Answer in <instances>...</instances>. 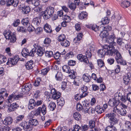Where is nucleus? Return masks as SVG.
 Listing matches in <instances>:
<instances>
[{"instance_id":"nucleus-1","label":"nucleus","mask_w":131,"mask_h":131,"mask_svg":"<svg viewBox=\"0 0 131 131\" xmlns=\"http://www.w3.org/2000/svg\"><path fill=\"white\" fill-rule=\"evenodd\" d=\"M108 104L110 106H115L112 110V111L114 113L120 114L122 116H124L126 115L127 112L125 108H119V105L120 104V101L119 100L115 98L110 100L108 102Z\"/></svg>"},{"instance_id":"nucleus-2","label":"nucleus","mask_w":131,"mask_h":131,"mask_svg":"<svg viewBox=\"0 0 131 131\" xmlns=\"http://www.w3.org/2000/svg\"><path fill=\"white\" fill-rule=\"evenodd\" d=\"M115 98L119 101L121 100L123 103L126 104L129 102L131 103V93H129L125 96L122 95V94L119 92L118 93H117L114 95Z\"/></svg>"},{"instance_id":"nucleus-3","label":"nucleus","mask_w":131,"mask_h":131,"mask_svg":"<svg viewBox=\"0 0 131 131\" xmlns=\"http://www.w3.org/2000/svg\"><path fill=\"white\" fill-rule=\"evenodd\" d=\"M66 73H68V76L71 79L73 80L72 82L73 84L75 86H79L80 82L79 78L75 76V73L73 70H69L68 67L67 66H66Z\"/></svg>"},{"instance_id":"nucleus-4","label":"nucleus","mask_w":131,"mask_h":131,"mask_svg":"<svg viewBox=\"0 0 131 131\" xmlns=\"http://www.w3.org/2000/svg\"><path fill=\"white\" fill-rule=\"evenodd\" d=\"M109 48V50L107 52V54H108L109 56L114 55L116 61H119L122 58L120 53L117 49H115V47H110Z\"/></svg>"},{"instance_id":"nucleus-5","label":"nucleus","mask_w":131,"mask_h":131,"mask_svg":"<svg viewBox=\"0 0 131 131\" xmlns=\"http://www.w3.org/2000/svg\"><path fill=\"white\" fill-rule=\"evenodd\" d=\"M115 116L116 115L114 113H109L106 114V117L109 119L108 121L110 126H114L117 123L118 120Z\"/></svg>"},{"instance_id":"nucleus-6","label":"nucleus","mask_w":131,"mask_h":131,"mask_svg":"<svg viewBox=\"0 0 131 131\" xmlns=\"http://www.w3.org/2000/svg\"><path fill=\"white\" fill-rule=\"evenodd\" d=\"M4 35L6 39L9 40L10 42L14 43L15 41L16 36L14 33L11 32L10 30H5L4 32Z\"/></svg>"},{"instance_id":"nucleus-7","label":"nucleus","mask_w":131,"mask_h":131,"mask_svg":"<svg viewBox=\"0 0 131 131\" xmlns=\"http://www.w3.org/2000/svg\"><path fill=\"white\" fill-rule=\"evenodd\" d=\"M54 11V9L52 7H47L42 13V16L43 18L47 20L50 18L53 14Z\"/></svg>"},{"instance_id":"nucleus-8","label":"nucleus","mask_w":131,"mask_h":131,"mask_svg":"<svg viewBox=\"0 0 131 131\" xmlns=\"http://www.w3.org/2000/svg\"><path fill=\"white\" fill-rule=\"evenodd\" d=\"M109 48L108 45H104L103 46V49H99L97 52L98 56L100 58H103L104 57L105 54L108 56V54H107V52L109 50Z\"/></svg>"},{"instance_id":"nucleus-9","label":"nucleus","mask_w":131,"mask_h":131,"mask_svg":"<svg viewBox=\"0 0 131 131\" xmlns=\"http://www.w3.org/2000/svg\"><path fill=\"white\" fill-rule=\"evenodd\" d=\"M116 39L115 35L113 33L111 34V35L109 36L107 39L109 43L108 45L109 47H114L116 46V43L114 42V40Z\"/></svg>"},{"instance_id":"nucleus-10","label":"nucleus","mask_w":131,"mask_h":131,"mask_svg":"<svg viewBox=\"0 0 131 131\" xmlns=\"http://www.w3.org/2000/svg\"><path fill=\"white\" fill-rule=\"evenodd\" d=\"M127 70L129 71L127 73L126 76L123 78V80L125 84L127 85L131 80V67H128Z\"/></svg>"},{"instance_id":"nucleus-11","label":"nucleus","mask_w":131,"mask_h":131,"mask_svg":"<svg viewBox=\"0 0 131 131\" xmlns=\"http://www.w3.org/2000/svg\"><path fill=\"white\" fill-rule=\"evenodd\" d=\"M35 49L33 48L30 52H29V50L27 48H25L23 49L21 52L22 55L24 57H26L28 56L33 57L34 55V52Z\"/></svg>"},{"instance_id":"nucleus-12","label":"nucleus","mask_w":131,"mask_h":131,"mask_svg":"<svg viewBox=\"0 0 131 131\" xmlns=\"http://www.w3.org/2000/svg\"><path fill=\"white\" fill-rule=\"evenodd\" d=\"M33 46L34 47L33 48L35 49V52L34 53V55L36 52V50H37V54L40 56H42L45 52L43 48L38 46L37 44H34Z\"/></svg>"},{"instance_id":"nucleus-13","label":"nucleus","mask_w":131,"mask_h":131,"mask_svg":"<svg viewBox=\"0 0 131 131\" xmlns=\"http://www.w3.org/2000/svg\"><path fill=\"white\" fill-rule=\"evenodd\" d=\"M77 58L79 61L84 62L85 64H87L89 62V60L87 58L86 56L82 54H78Z\"/></svg>"},{"instance_id":"nucleus-14","label":"nucleus","mask_w":131,"mask_h":131,"mask_svg":"<svg viewBox=\"0 0 131 131\" xmlns=\"http://www.w3.org/2000/svg\"><path fill=\"white\" fill-rule=\"evenodd\" d=\"M19 60L18 56H15L13 58H9L7 63V65L11 64L13 66L16 65Z\"/></svg>"},{"instance_id":"nucleus-15","label":"nucleus","mask_w":131,"mask_h":131,"mask_svg":"<svg viewBox=\"0 0 131 131\" xmlns=\"http://www.w3.org/2000/svg\"><path fill=\"white\" fill-rule=\"evenodd\" d=\"M19 126L22 127L25 131H31L32 130V128L30 127L29 124L26 121L22 122L19 124Z\"/></svg>"},{"instance_id":"nucleus-16","label":"nucleus","mask_w":131,"mask_h":131,"mask_svg":"<svg viewBox=\"0 0 131 131\" xmlns=\"http://www.w3.org/2000/svg\"><path fill=\"white\" fill-rule=\"evenodd\" d=\"M21 97V95L20 94L17 95L12 94L9 96L8 99V103H11L12 101L14 100H17L19 99L20 97Z\"/></svg>"},{"instance_id":"nucleus-17","label":"nucleus","mask_w":131,"mask_h":131,"mask_svg":"<svg viewBox=\"0 0 131 131\" xmlns=\"http://www.w3.org/2000/svg\"><path fill=\"white\" fill-rule=\"evenodd\" d=\"M131 130V122L128 121H126L125 123V126L120 131H128Z\"/></svg>"},{"instance_id":"nucleus-18","label":"nucleus","mask_w":131,"mask_h":131,"mask_svg":"<svg viewBox=\"0 0 131 131\" xmlns=\"http://www.w3.org/2000/svg\"><path fill=\"white\" fill-rule=\"evenodd\" d=\"M51 93L52 95V98L54 100L59 99L61 95L60 92L57 91L56 90H52Z\"/></svg>"},{"instance_id":"nucleus-19","label":"nucleus","mask_w":131,"mask_h":131,"mask_svg":"<svg viewBox=\"0 0 131 131\" xmlns=\"http://www.w3.org/2000/svg\"><path fill=\"white\" fill-rule=\"evenodd\" d=\"M19 3V0H7V6H9L12 5L14 7L17 6Z\"/></svg>"},{"instance_id":"nucleus-20","label":"nucleus","mask_w":131,"mask_h":131,"mask_svg":"<svg viewBox=\"0 0 131 131\" xmlns=\"http://www.w3.org/2000/svg\"><path fill=\"white\" fill-rule=\"evenodd\" d=\"M28 122L30 127L32 128V129L33 126H36L38 125L39 124V122L37 119L33 118L29 119Z\"/></svg>"},{"instance_id":"nucleus-21","label":"nucleus","mask_w":131,"mask_h":131,"mask_svg":"<svg viewBox=\"0 0 131 131\" xmlns=\"http://www.w3.org/2000/svg\"><path fill=\"white\" fill-rule=\"evenodd\" d=\"M8 94L7 93L6 90L5 89H2L0 90V100H3L4 97L7 96Z\"/></svg>"},{"instance_id":"nucleus-22","label":"nucleus","mask_w":131,"mask_h":131,"mask_svg":"<svg viewBox=\"0 0 131 131\" xmlns=\"http://www.w3.org/2000/svg\"><path fill=\"white\" fill-rule=\"evenodd\" d=\"M25 2L29 5L35 6H37L39 5V0H26Z\"/></svg>"},{"instance_id":"nucleus-23","label":"nucleus","mask_w":131,"mask_h":131,"mask_svg":"<svg viewBox=\"0 0 131 131\" xmlns=\"http://www.w3.org/2000/svg\"><path fill=\"white\" fill-rule=\"evenodd\" d=\"M41 18L37 17L33 19L32 22V25L33 26L37 27L38 26L41 22Z\"/></svg>"},{"instance_id":"nucleus-24","label":"nucleus","mask_w":131,"mask_h":131,"mask_svg":"<svg viewBox=\"0 0 131 131\" xmlns=\"http://www.w3.org/2000/svg\"><path fill=\"white\" fill-rule=\"evenodd\" d=\"M66 36L64 34L60 35L58 37V40L60 41L61 45L62 46H65L66 41H64Z\"/></svg>"},{"instance_id":"nucleus-25","label":"nucleus","mask_w":131,"mask_h":131,"mask_svg":"<svg viewBox=\"0 0 131 131\" xmlns=\"http://www.w3.org/2000/svg\"><path fill=\"white\" fill-rule=\"evenodd\" d=\"M82 33H79L78 34L77 37L75 38L73 40L74 42L76 43V45L79 44L82 39Z\"/></svg>"},{"instance_id":"nucleus-26","label":"nucleus","mask_w":131,"mask_h":131,"mask_svg":"<svg viewBox=\"0 0 131 131\" xmlns=\"http://www.w3.org/2000/svg\"><path fill=\"white\" fill-rule=\"evenodd\" d=\"M13 120L12 118L10 117H6L5 119L3 121V124L5 125H10L12 122Z\"/></svg>"},{"instance_id":"nucleus-27","label":"nucleus","mask_w":131,"mask_h":131,"mask_svg":"<svg viewBox=\"0 0 131 131\" xmlns=\"http://www.w3.org/2000/svg\"><path fill=\"white\" fill-rule=\"evenodd\" d=\"M36 102L33 99H30L29 100L28 105V108L29 110L33 109L36 106Z\"/></svg>"},{"instance_id":"nucleus-28","label":"nucleus","mask_w":131,"mask_h":131,"mask_svg":"<svg viewBox=\"0 0 131 131\" xmlns=\"http://www.w3.org/2000/svg\"><path fill=\"white\" fill-rule=\"evenodd\" d=\"M88 88L87 86L83 85L81 88V92L82 93L80 92L82 95L83 97H85L88 95V92H87Z\"/></svg>"},{"instance_id":"nucleus-29","label":"nucleus","mask_w":131,"mask_h":131,"mask_svg":"<svg viewBox=\"0 0 131 131\" xmlns=\"http://www.w3.org/2000/svg\"><path fill=\"white\" fill-rule=\"evenodd\" d=\"M22 13L23 14H27L30 12L31 8L29 6H25L21 8Z\"/></svg>"},{"instance_id":"nucleus-30","label":"nucleus","mask_w":131,"mask_h":131,"mask_svg":"<svg viewBox=\"0 0 131 131\" xmlns=\"http://www.w3.org/2000/svg\"><path fill=\"white\" fill-rule=\"evenodd\" d=\"M18 107V105L16 103H13L10 105L8 109V112L13 111Z\"/></svg>"},{"instance_id":"nucleus-31","label":"nucleus","mask_w":131,"mask_h":131,"mask_svg":"<svg viewBox=\"0 0 131 131\" xmlns=\"http://www.w3.org/2000/svg\"><path fill=\"white\" fill-rule=\"evenodd\" d=\"M82 78L84 81L86 82H89L91 81V77L88 74L86 73L83 75Z\"/></svg>"},{"instance_id":"nucleus-32","label":"nucleus","mask_w":131,"mask_h":131,"mask_svg":"<svg viewBox=\"0 0 131 131\" xmlns=\"http://www.w3.org/2000/svg\"><path fill=\"white\" fill-rule=\"evenodd\" d=\"M130 2L127 1H122L120 4L121 6L124 8L128 7L130 6Z\"/></svg>"},{"instance_id":"nucleus-33","label":"nucleus","mask_w":131,"mask_h":131,"mask_svg":"<svg viewBox=\"0 0 131 131\" xmlns=\"http://www.w3.org/2000/svg\"><path fill=\"white\" fill-rule=\"evenodd\" d=\"M43 28L45 31L47 33H51L52 32L51 26L47 23L45 25Z\"/></svg>"},{"instance_id":"nucleus-34","label":"nucleus","mask_w":131,"mask_h":131,"mask_svg":"<svg viewBox=\"0 0 131 131\" xmlns=\"http://www.w3.org/2000/svg\"><path fill=\"white\" fill-rule=\"evenodd\" d=\"M33 61L31 60L27 62L25 65V67L27 70L32 69L33 68L32 65L34 64Z\"/></svg>"},{"instance_id":"nucleus-35","label":"nucleus","mask_w":131,"mask_h":131,"mask_svg":"<svg viewBox=\"0 0 131 131\" xmlns=\"http://www.w3.org/2000/svg\"><path fill=\"white\" fill-rule=\"evenodd\" d=\"M95 111L99 114H100L104 112V110L102 107L100 105H97L95 107Z\"/></svg>"},{"instance_id":"nucleus-36","label":"nucleus","mask_w":131,"mask_h":131,"mask_svg":"<svg viewBox=\"0 0 131 131\" xmlns=\"http://www.w3.org/2000/svg\"><path fill=\"white\" fill-rule=\"evenodd\" d=\"M73 116L74 119L77 121H79L81 119V115L79 112H76L73 114Z\"/></svg>"},{"instance_id":"nucleus-37","label":"nucleus","mask_w":131,"mask_h":131,"mask_svg":"<svg viewBox=\"0 0 131 131\" xmlns=\"http://www.w3.org/2000/svg\"><path fill=\"white\" fill-rule=\"evenodd\" d=\"M30 86H29L27 84L23 86L21 88L22 91L23 92H26L29 91L30 89Z\"/></svg>"},{"instance_id":"nucleus-38","label":"nucleus","mask_w":131,"mask_h":131,"mask_svg":"<svg viewBox=\"0 0 131 131\" xmlns=\"http://www.w3.org/2000/svg\"><path fill=\"white\" fill-rule=\"evenodd\" d=\"M105 130V131H117V129L115 126L110 125L106 127Z\"/></svg>"},{"instance_id":"nucleus-39","label":"nucleus","mask_w":131,"mask_h":131,"mask_svg":"<svg viewBox=\"0 0 131 131\" xmlns=\"http://www.w3.org/2000/svg\"><path fill=\"white\" fill-rule=\"evenodd\" d=\"M88 14L85 12H82L79 15V18L80 19L82 20L86 18Z\"/></svg>"},{"instance_id":"nucleus-40","label":"nucleus","mask_w":131,"mask_h":131,"mask_svg":"<svg viewBox=\"0 0 131 131\" xmlns=\"http://www.w3.org/2000/svg\"><path fill=\"white\" fill-rule=\"evenodd\" d=\"M56 80L57 81H61L62 79V75L60 72H58L55 75Z\"/></svg>"},{"instance_id":"nucleus-41","label":"nucleus","mask_w":131,"mask_h":131,"mask_svg":"<svg viewBox=\"0 0 131 131\" xmlns=\"http://www.w3.org/2000/svg\"><path fill=\"white\" fill-rule=\"evenodd\" d=\"M109 34L107 32L103 30L101 31L100 34V37L102 38V39H103L104 38H106L108 36Z\"/></svg>"},{"instance_id":"nucleus-42","label":"nucleus","mask_w":131,"mask_h":131,"mask_svg":"<svg viewBox=\"0 0 131 131\" xmlns=\"http://www.w3.org/2000/svg\"><path fill=\"white\" fill-rule=\"evenodd\" d=\"M56 107V105L53 102H51L49 104L48 107L51 111H53L54 110Z\"/></svg>"},{"instance_id":"nucleus-43","label":"nucleus","mask_w":131,"mask_h":131,"mask_svg":"<svg viewBox=\"0 0 131 131\" xmlns=\"http://www.w3.org/2000/svg\"><path fill=\"white\" fill-rule=\"evenodd\" d=\"M95 113L94 109H93L92 107H89L88 108L84 110V113H88L89 114H92Z\"/></svg>"},{"instance_id":"nucleus-44","label":"nucleus","mask_w":131,"mask_h":131,"mask_svg":"<svg viewBox=\"0 0 131 131\" xmlns=\"http://www.w3.org/2000/svg\"><path fill=\"white\" fill-rule=\"evenodd\" d=\"M90 26V28L95 31L96 32L97 31L101 30V29L100 28V26L97 27L95 24L91 25Z\"/></svg>"},{"instance_id":"nucleus-45","label":"nucleus","mask_w":131,"mask_h":131,"mask_svg":"<svg viewBox=\"0 0 131 131\" xmlns=\"http://www.w3.org/2000/svg\"><path fill=\"white\" fill-rule=\"evenodd\" d=\"M76 4L75 3H74L71 2H69L68 4V7L71 10H74L76 8V5H77V3Z\"/></svg>"},{"instance_id":"nucleus-46","label":"nucleus","mask_w":131,"mask_h":131,"mask_svg":"<svg viewBox=\"0 0 131 131\" xmlns=\"http://www.w3.org/2000/svg\"><path fill=\"white\" fill-rule=\"evenodd\" d=\"M82 105L84 110H85L89 107L90 104L89 102L87 100H85L82 102Z\"/></svg>"},{"instance_id":"nucleus-47","label":"nucleus","mask_w":131,"mask_h":131,"mask_svg":"<svg viewBox=\"0 0 131 131\" xmlns=\"http://www.w3.org/2000/svg\"><path fill=\"white\" fill-rule=\"evenodd\" d=\"M109 21L108 19V18L107 17H105L102 19L101 22L102 23L101 24V25H104L106 24H107L109 23Z\"/></svg>"},{"instance_id":"nucleus-48","label":"nucleus","mask_w":131,"mask_h":131,"mask_svg":"<svg viewBox=\"0 0 131 131\" xmlns=\"http://www.w3.org/2000/svg\"><path fill=\"white\" fill-rule=\"evenodd\" d=\"M77 110L78 111H82L84 112V108H83L82 105H81L80 103L77 104L76 106Z\"/></svg>"},{"instance_id":"nucleus-49","label":"nucleus","mask_w":131,"mask_h":131,"mask_svg":"<svg viewBox=\"0 0 131 131\" xmlns=\"http://www.w3.org/2000/svg\"><path fill=\"white\" fill-rule=\"evenodd\" d=\"M29 19L28 18L23 19L21 20V23L22 24L25 26L28 25V24L29 25Z\"/></svg>"},{"instance_id":"nucleus-50","label":"nucleus","mask_w":131,"mask_h":131,"mask_svg":"<svg viewBox=\"0 0 131 131\" xmlns=\"http://www.w3.org/2000/svg\"><path fill=\"white\" fill-rule=\"evenodd\" d=\"M102 26L101 25L100 26V28H101L102 29H103L104 30L107 32H108V31L111 30L112 27L111 26H107L105 27H101Z\"/></svg>"},{"instance_id":"nucleus-51","label":"nucleus","mask_w":131,"mask_h":131,"mask_svg":"<svg viewBox=\"0 0 131 131\" xmlns=\"http://www.w3.org/2000/svg\"><path fill=\"white\" fill-rule=\"evenodd\" d=\"M45 56L48 57L50 58L53 55V52L51 51H47L45 53Z\"/></svg>"},{"instance_id":"nucleus-52","label":"nucleus","mask_w":131,"mask_h":131,"mask_svg":"<svg viewBox=\"0 0 131 131\" xmlns=\"http://www.w3.org/2000/svg\"><path fill=\"white\" fill-rule=\"evenodd\" d=\"M6 61V59L5 56L0 54V64L4 63Z\"/></svg>"},{"instance_id":"nucleus-53","label":"nucleus","mask_w":131,"mask_h":131,"mask_svg":"<svg viewBox=\"0 0 131 131\" xmlns=\"http://www.w3.org/2000/svg\"><path fill=\"white\" fill-rule=\"evenodd\" d=\"M123 39L120 37H117V39L116 42L117 44L120 46H122L124 44V43L123 42Z\"/></svg>"},{"instance_id":"nucleus-54","label":"nucleus","mask_w":131,"mask_h":131,"mask_svg":"<svg viewBox=\"0 0 131 131\" xmlns=\"http://www.w3.org/2000/svg\"><path fill=\"white\" fill-rule=\"evenodd\" d=\"M82 95L80 94H75L74 96V99L77 101L80 100L82 98H83L84 97L82 96Z\"/></svg>"},{"instance_id":"nucleus-55","label":"nucleus","mask_w":131,"mask_h":131,"mask_svg":"<svg viewBox=\"0 0 131 131\" xmlns=\"http://www.w3.org/2000/svg\"><path fill=\"white\" fill-rule=\"evenodd\" d=\"M89 127V126L86 125H82L81 126V130L82 131H85L88 129Z\"/></svg>"},{"instance_id":"nucleus-56","label":"nucleus","mask_w":131,"mask_h":131,"mask_svg":"<svg viewBox=\"0 0 131 131\" xmlns=\"http://www.w3.org/2000/svg\"><path fill=\"white\" fill-rule=\"evenodd\" d=\"M9 128L3 125L0 127V131H9Z\"/></svg>"},{"instance_id":"nucleus-57","label":"nucleus","mask_w":131,"mask_h":131,"mask_svg":"<svg viewBox=\"0 0 131 131\" xmlns=\"http://www.w3.org/2000/svg\"><path fill=\"white\" fill-rule=\"evenodd\" d=\"M118 64H120L124 66L126 64V62L125 60H124L122 58L121 59L119 60V61L116 62Z\"/></svg>"},{"instance_id":"nucleus-58","label":"nucleus","mask_w":131,"mask_h":131,"mask_svg":"<svg viewBox=\"0 0 131 131\" xmlns=\"http://www.w3.org/2000/svg\"><path fill=\"white\" fill-rule=\"evenodd\" d=\"M41 81V80L40 78L37 79L34 83V85L36 87L38 86L40 84Z\"/></svg>"},{"instance_id":"nucleus-59","label":"nucleus","mask_w":131,"mask_h":131,"mask_svg":"<svg viewBox=\"0 0 131 131\" xmlns=\"http://www.w3.org/2000/svg\"><path fill=\"white\" fill-rule=\"evenodd\" d=\"M41 109V112L43 115H45L47 112L46 108L45 105L43 104Z\"/></svg>"},{"instance_id":"nucleus-60","label":"nucleus","mask_w":131,"mask_h":131,"mask_svg":"<svg viewBox=\"0 0 131 131\" xmlns=\"http://www.w3.org/2000/svg\"><path fill=\"white\" fill-rule=\"evenodd\" d=\"M98 65L100 68H102L104 66V63L103 61L101 59H99L97 61Z\"/></svg>"},{"instance_id":"nucleus-61","label":"nucleus","mask_w":131,"mask_h":131,"mask_svg":"<svg viewBox=\"0 0 131 131\" xmlns=\"http://www.w3.org/2000/svg\"><path fill=\"white\" fill-rule=\"evenodd\" d=\"M64 100L63 98H61L59 101L58 102V104L61 106L63 105L64 104Z\"/></svg>"},{"instance_id":"nucleus-62","label":"nucleus","mask_w":131,"mask_h":131,"mask_svg":"<svg viewBox=\"0 0 131 131\" xmlns=\"http://www.w3.org/2000/svg\"><path fill=\"white\" fill-rule=\"evenodd\" d=\"M35 13H39L42 11V8L41 7H37L34 9Z\"/></svg>"},{"instance_id":"nucleus-63","label":"nucleus","mask_w":131,"mask_h":131,"mask_svg":"<svg viewBox=\"0 0 131 131\" xmlns=\"http://www.w3.org/2000/svg\"><path fill=\"white\" fill-rule=\"evenodd\" d=\"M81 127L78 124H75L73 127V131H79V130H81Z\"/></svg>"},{"instance_id":"nucleus-64","label":"nucleus","mask_w":131,"mask_h":131,"mask_svg":"<svg viewBox=\"0 0 131 131\" xmlns=\"http://www.w3.org/2000/svg\"><path fill=\"white\" fill-rule=\"evenodd\" d=\"M89 125L90 128H93L95 126V123L93 120H91L89 121Z\"/></svg>"}]
</instances>
